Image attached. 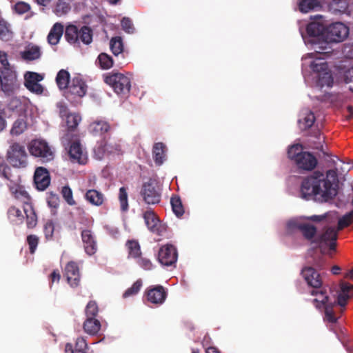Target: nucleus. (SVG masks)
Listing matches in <instances>:
<instances>
[{
    "mask_svg": "<svg viewBox=\"0 0 353 353\" xmlns=\"http://www.w3.org/2000/svg\"><path fill=\"white\" fill-rule=\"evenodd\" d=\"M337 169H331L323 172L315 171L305 177L301 183V197L307 200L314 198L321 202L332 199L337 194Z\"/></svg>",
    "mask_w": 353,
    "mask_h": 353,
    "instance_id": "1",
    "label": "nucleus"
},
{
    "mask_svg": "<svg viewBox=\"0 0 353 353\" xmlns=\"http://www.w3.org/2000/svg\"><path fill=\"white\" fill-rule=\"evenodd\" d=\"M10 191L14 197L23 205L26 214V225L29 229H33L37 224V215L32 205V199L29 194L20 185L11 187Z\"/></svg>",
    "mask_w": 353,
    "mask_h": 353,
    "instance_id": "2",
    "label": "nucleus"
},
{
    "mask_svg": "<svg viewBox=\"0 0 353 353\" xmlns=\"http://www.w3.org/2000/svg\"><path fill=\"white\" fill-rule=\"evenodd\" d=\"M327 214L323 215H313L311 216L305 217V220L294 219L291 220L288 223V227L291 230H297L302 234L303 238L310 241L311 244H314V240L317 236V228L312 223L308 221L314 222H321L324 220Z\"/></svg>",
    "mask_w": 353,
    "mask_h": 353,
    "instance_id": "3",
    "label": "nucleus"
},
{
    "mask_svg": "<svg viewBox=\"0 0 353 353\" xmlns=\"http://www.w3.org/2000/svg\"><path fill=\"white\" fill-rule=\"evenodd\" d=\"M28 150L32 156L39 158L43 163L53 161L55 157L54 149L45 140H32L28 145Z\"/></svg>",
    "mask_w": 353,
    "mask_h": 353,
    "instance_id": "4",
    "label": "nucleus"
},
{
    "mask_svg": "<svg viewBox=\"0 0 353 353\" xmlns=\"http://www.w3.org/2000/svg\"><path fill=\"white\" fill-rule=\"evenodd\" d=\"M28 153L25 146L19 143H13L7 152V160L9 163L17 168H24L28 165Z\"/></svg>",
    "mask_w": 353,
    "mask_h": 353,
    "instance_id": "5",
    "label": "nucleus"
},
{
    "mask_svg": "<svg viewBox=\"0 0 353 353\" xmlns=\"http://www.w3.org/2000/svg\"><path fill=\"white\" fill-rule=\"evenodd\" d=\"M104 81L110 85L117 94L126 95L130 92V80L129 77L122 73H110L105 77Z\"/></svg>",
    "mask_w": 353,
    "mask_h": 353,
    "instance_id": "6",
    "label": "nucleus"
},
{
    "mask_svg": "<svg viewBox=\"0 0 353 353\" xmlns=\"http://www.w3.org/2000/svg\"><path fill=\"white\" fill-rule=\"evenodd\" d=\"M65 140L63 139V141ZM68 141V147L66 148L69 159L72 163L84 165L88 161V154L85 150L80 143L79 139L75 137H70Z\"/></svg>",
    "mask_w": 353,
    "mask_h": 353,
    "instance_id": "7",
    "label": "nucleus"
},
{
    "mask_svg": "<svg viewBox=\"0 0 353 353\" xmlns=\"http://www.w3.org/2000/svg\"><path fill=\"white\" fill-rule=\"evenodd\" d=\"M87 88L85 81L81 76L77 75L71 79L64 95L69 101L74 103L85 95Z\"/></svg>",
    "mask_w": 353,
    "mask_h": 353,
    "instance_id": "8",
    "label": "nucleus"
},
{
    "mask_svg": "<svg viewBox=\"0 0 353 353\" xmlns=\"http://www.w3.org/2000/svg\"><path fill=\"white\" fill-rule=\"evenodd\" d=\"M0 85L6 94L14 93L20 86L16 72L12 69L0 68Z\"/></svg>",
    "mask_w": 353,
    "mask_h": 353,
    "instance_id": "9",
    "label": "nucleus"
},
{
    "mask_svg": "<svg viewBox=\"0 0 353 353\" xmlns=\"http://www.w3.org/2000/svg\"><path fill=\"white\" fill-rule=\"evenodd\" d=\"M338 238V231L335 228L327 227L324 231L317 235L316 239L314 240V245L321 249V252L328 247L330 250L334 251L336 247V240Z\"/></svg>",
    "mask_w": 353,
    "mask_h": 353,
    "instance_id": "10",
    "label": "nucleus"
},
{
    "mask_svg": "<svg viewBox=\"0 0 353 353\" xmlns=\"http://www.w3.org/2000/svg\"><path fill=\"white\" fill-rule=\"evenodd\" d=\"M140 194L145 203L158 204L161 201V194L155 180L150 179L142 185Z\"/></svg>",
    "mask_w": 353,
    "mask_h": 353,
    "instance_id": "11",
    "label": "nucleus"
},
{
    "mask_svg": "<svg viewBox=\"0 0 353 353\" xmlns=\"http://www.w3.org/2000/svg\"><path fill=\"white\" fill-rule=\"evenodd\" d=\"M349 34V28L341 22L330 24L325 28V39L330 43L343 41Z\"/></svg>",
    "mask_w": 353,
    "mask_h": 353,
    "instance_id": "12",
    "label": "nucleus"
},
{
    "mask_svg": "<svg viewBox=\"0 0 353 353\" xmlns=\"http://www.w3.org/2000/svg\"><path fill=\"white\" fill-rule=\"evenodd\" d=\"M145 295L149 302L155 305H161L167 298L168 292L161 285H152L146 289Z\"/></svg>",
    "mask_w": 353,
    "mask_h": 353,
    "instance_id": "13",
    "label": "nucleus"
},
{
    "mask_svg": "<svg viewBox=\"0 0 353 353\" xmlns=\"http://www.w3.org/2000/svg\"><path fill=\"white\" fill-rule=\"evenodd\" d=\"M43 77L35 72H26L24 74V85L31 92L41 94L43 92V86L39 83Z\"/></svg>",
    "mask_w": 353,
    "mask_h": 353,
    "instance_id": "14",
    "label": "nucleus"
},
{
    "mask_svg": "<svg viewBox=\"0 0 353 353\" xmlns=\"http://www.w3.org/2000/svg\"><path fill=\"white\" fill-rule=\"evenodd\" d=\"M158 260L161 264L165 266H171L177 261V252L172 245L162 246L158 254Z\"/></svg>",
    "mask_w": 353,
    "mask_h": 353,
    "instance_id": "15",
    "label": "nucleus"
},
{
    "mask_svg": "<svg viewBox=\"0 0 353 353\" xmlns=\"http://www.w3.org/2000/svg\"><path fill=\"white\" fill-rule=\"evenodd\" d=\"M145 223L149 230L158 235H162L165 228L161 224L156 214L152 210H147L143 214Z\"/></svg>",
    "mask_w": 353,
    "mask_h": 353,
    "instance_id": "16",
    "label": "nucleus"
},
{
    "mask_svg": "<svg viewBox=\"0 0 353 353\" xmlns=\"http://www.w3.org/2000/svg\"><path fill=\"white\" fill-rule=\"evenodd\" d=\"M81 236L85 252L91 256L97 250V242L94 232L90 229H83L81 232Z\"/></svg>",
    "mask_w": 353,
    "mask_h": 353,
    "instance_id": "17",
    "label": "nucleus"
},
{
    "mask_svg": "<svg viewBox=\"0 0 353 353\" xmlns=\"http://www.w3.org/2000/svg\"><path fill=\"white\" fill-rule=\"evenodd\" d=\"M310 294L315 296L312 302L317 309H321L333 302L330 301L327 290L322 285L321 288H314L310 290Z\"/></svg>",
    "mask_w": 353,
    "mask_h": 353,
    "instance_id": "18",
    "label": "nucleus"
},
{
    "mask_svg": "<svg viewBox=\"0 0 353 353\" xmlns=\"http://www.w3.org/2000/svg\"><path fill=\"white\" fill-rule=\"evenodd\" d=\"M64 274L68 284L72 288H77L79 285L81 276L77 263L74 261L68 262L64 270Z\"/></svg>",
    "mask_w": 353,
    "mask_h": 353,
    "instance_id": "19",
    "label": "nucleus"
},
{
    "mask_svg": "<svg viewBox=\"0 0 353 353\" xmlns=\"http://www.w3.org/2000/svg\"><path fill=\"white\" fill-rule=\"evenodd\" d=\"M301 274L309 286L312 288H321L323 285L321 276L312 267H305L301 270Z\"/></svg>",
    "mask_w": 353,
    "mask_h": 353,
    "instance_id": "20",
    "label": "nucleus"
},
{
    "mask_svg": "<svg viewBox=\"0 0 353 353\" xmlns=\"http://www.w3.org/2000/svg\"><path fill=\"white\" fill-rule=\"evenodd\" d=\"M294 163L299 169L311 171L316 167L318 161L312 153L304 152Z\"/></svg>",
    "mask_w": 353,
    "mask_h": 353,
    "instance_id": "21",
    "label": "nucleus"
},
{
    "mask_svg": "<svg viewBox=\"0 0 353 353\" xmlns=\"http://www.w3.org/2000/svg\"><path fill=\"white\" fill-rule=\"evenodd\" d=\"M34 181L38 190H46L50 183L48 170L43 167H38L34 172Z\"/></svg>",
    "mask_w": 353,
    "mask_h": 353,
    "instance_id": "22",
    "label": "nucleus"
},
{
    "mask_svg": "<svg viewBox=\"0 0 353 353\" xmlns=\"http://www.w3.org/2000/svg\"><path fill=\"white\" fill-rule=\"evenodd\" d=\"M84 198L90 204L98 207L103 205L107 200L103 193L95 189L88 190Z\"/></svg>",
    "mask_w": 353,
    "mask_h": 353,
    "instance_id": "23",
    "label": "nucleus"
},
{
    "mask_svg": "<svg viewBox=\"0 0 353 353\" xmlns=\"http://www.w3.org/2000/svg\"><path fill=\"white\" fill-rule=\"evenodd\" d=\"M111 129L110 123L103 120H96L89 125L90 132L95 136H102L108 133Z\"/></svg>",
    "mask_w": 353,
    "mask_h": 353,
    "instance_id": "24",
    "label": "nucleus"
},
{
    "mask_svg": "<svg viewBox=\"0 0 353 353\" xmlns=\"http://www.w3.org/2000/svg\"><path fill=\"white\" fill-rule=\"evenodd\" d=\"M64 32V27L60 23H55L51 28L47 40L49 44L55 46L59 43Z\"/></svg>",
    "mask_w": 353,
    "mask_h": 353,
    "instance_id": "25",
    "label": "nucleus"
},
{
    "mask_svg": "<svg viewBox=\"0 0 353 353\" xmlns=\"http://www.w3.org/2000/svg\"><path fill=\"white\" fill-rule=\"evenodd\" d=\"M119 150L120 146L119 145L112 146L107 141L104 140L94 149V155L97 159L101 160L104 157L105 154H110L114 151H119Z\"/></svg>",
    "mask_w": 353,
    "mask_h": 353,
    "instance_id": "26",
    "label": "nucleus"
},
{
    "mask_svg": "<svg viewBox=\"0 0 353 353\" xmlns=\"http://www.w3.org/2000/svg\"><path fill=\"white\" fill-rule=\"evenodd\" d=\"M65 119L68 132L65 134L63 139L69 140L70 137H74V136L70 135V132H73L77 128L81 118L79 114L71 113L70 114L67 115Z\"/></svg>",
    "mask_w": 353,
    "mask_h": 353,
    "instance_id": "27",
    "label": "nucleus"
},
{
    "mask_svg": "<svg viewBox=\"0 0 353 353\" xmlns=\"http://www.w3.org/2000/svg\"><path fill=\"white\" fill-rule=\"evenodd\" d=\"M152 154L155 163L158 165H161L165 157V145L161 143H154L152 149Z\"/></svg>",
    "mask_w": 353,
    "mask_h": 353,
    "instance_id": "28",
    "label": "nucleus"
},
{
    "mask_svg": "<svg viewBox=\"0 0 353 353\" xmlns=\"http://www.w3.org/2000/svg\"><path fill=\"white\" fill-rule=\"evenodd\" d=\"M79 30L74 25H68L65 30V38L66 41L73 45H79Z\"/></svg>",
    "mask_w": 353,
    "mask_h": 353,
    "instance_id": "29",
    "label": "nucleus"
},
{
    "mask_svg": "<svg viewBox=\"0 0 353 353\" xmlns=\"http://www.w3.org/2000/svg\"><path fill=\"white\" fill-rule=\"evenodd\" d=\"M101 327V323L97 319H86L83 325L84 331L90 335H96Z\"/></svg>",
    "mask_w": 353,
    "mask_h": 353,
    "instance_id": "30",
    "label": "nucleus"
},
{
    "mask_svg": "<svg viewBox=\"0 0 353 353\" xmlns=\"http://www.w3.org/2000/svg\"><path fill=\"white\" fill-rule=\"evenodd\" d=\"M7 216L10 221L15 225L22 224L24 220V216L21 211L14 205L8 208Z\"/></svg>",
    "mask_w": 353,
    "mask_h": 353,
    "instance_id": "31",
    "label": "nucleus"
},
{
    "mask_svg": "<svg viewBox=\"0 0 353 353\" xmlns=\"http://www.w3.org/2000/svg\"><path fill=\"white\" fill-rule=\"evenodd\" d=\"M71 10L68 0H57L54 3L52 11L58 17L68 14Z\"/></svg>",
    "mask_w": 353,
    "mask_h": 353,
    "instance_id": "32",
    "label": "nucleus"
},
{
    "mask_svg": "<svg viewBox=\"0 0 353 353\" xmlns=\"http://www.w3.org/2000/svg\"><path fill=\"white\" fill-rule=\"evenodd\" d=\"M316 79V84L318 86L323 88L324 86L332 87L333 84V78L329 70H325L316 74L314 77Z\"/></svg>",
    "mask_w": 353,
    "mask_h": 353,
    "instance_id": "33",
    "label": "nucleus"
},
{
    "mask_svg": "<svg viewBox=\"0 0 353 353\" xmlns=\"http://www.w3.org/2000/svg\"><path fill=\"white\" fill-rule=\"evenodd\" d=\"M41 53L39 46H32L28 47L23 52H21V58L26 61H34L41 57Z\"/></svg>",
    "mask_w": 353,
    "mask_h": 353,
    "instance_id": "34",
    "label": "nucleus"
},
{
    "mask_svg": "<svg viewBox=\"0 0 353 353\" xmlns=\"http://www.w3.org/2000/svg\"><path fill=\"white\" fill-rule=\"evenodd\" d=\"M321 7V0H301L299 3V10L303 13H307L313 10H317Z\"/></svg>",
    "mask_w": 353,
    "mask_h": 353,
    "instance_id": "35",
    "label": "nucleus"
},
{
    "mask_svg": "<svg viewBox=\"0 0 353 353\" xmlns=\"http://www.w3.org/2000/svg\"><path fill=\"white\" fill-rule=\"evenodd\" d=\"M70 74L67 70L61 69L58 72L56 77V83L60 90L66 89L70 83Z\"/></svg>",
    "mask_w": 353,
    "mask_h": 353,
    "instance_id": "36",
    "label": "nucleus"
},
{
    "mask_svg": "<svg viewBox=\"0 0 353 353\" xmlns=\"http://www.w3.org/2000/svg\"><path fill=\"white\" fill-rule=\"evenodd\" d=\"M170 204L174 214L178 218H181L183 215L185 210L180 196L176 194L172 195L170 199Z\"/></svg>",
    "mask_w": 353,
    "mask_h": 353,
    "instance_id": "37",
    "label": "nucleus"
},
{
    "mask_svg": "<svg viewBox=\"0 0 353 353\" xmlns=\"http://www.w3.org/2000/svg\"><path fill=\"white\" fill-rule=\"evenodd\" d=\"M325 28L322 24L316 22L310 23L306 28L307 33L310 37L323 35L325 38Z\"/></svg>",
    "mask_w": 353,
    "mask_h": 353,
    "instance_id": "38",
    "label": "nucleus"
},
{
    "mask_svg": "<svg viewBox=\"0 0 353 353\" xmlns=\"http://www.w3.org/2000/svg\"><path fill=\"white\" fill-rule=\"evenodd\" d=\"M126 246L128 250V256L136 259L141 255V247L139 242L136 240H128L126 242Z\"/></svg>",
    "mask_w": 353,
    "mask_h": 353,
    "instance_id": "39",
    "label": "nucleus"
},
{
    "mask_svg": "<svg viewBox=\"0 0 353 353\" xmlns=\"http://www.w3.org/2000/svg\"><path fill=\"white\" fill-rule=\"evenodd\" d=\"M110 48L114 56H118L123 51V43L121 37H114L110 39Z\"/></svg>",
    "mask_w": 353,
    "mask_h": 353,
    "instance_id": "40",
    "label": "nucleus"
},
{
    "mask_svg": "<svg viewBox=\"0 0 353 353\" xmlns=\"http://www.w3.org/2000/svg\"><path fill=\"white\" fill-rule=\"evenodd\" d=\"M97 63L101 69L108 70L113 66L114 61L111 56L102 52L98 56Z\"/></svg>",
    "mask_w": 353,
    "mask_h": 353,
    "instance_id": "41",
    "label": "nucleus"
},
{
    "mask_svg": "<svg viewBox=\"0 0 353 353\" xmlns=\"http://www.w3.org/2000/svg\"><path fill=\"white\" fill-rule=\"evenodd\" d=\"M92 30L86 26H83L79 32V42L81 41L85 45L90 44L92 41Z\"/></svg>",
    "mask_w": 353,
    "mask_h": 353,
    "instance_id": "42",
    "label": "nucleus"
},
{
    "mask_svg": "<svg viewBox=\"0 0 353 353\" xmlns=\"http://www.w3.org/2000/svg\"><path fill=\"white\" fill-rule=\"evenodd\" d=\"M310 67L315 75L328 70L327 63L322 58H316L312 61Z\"/></svg>",
    "mask_w": 353,
    "mask_h": 353,
    "instance_id": "43",
    "label": "nucleus"
},
{
    "mask_svg": "<svg viewBox=\"0 0 353 353\" xmlns=\"http://www.w3.org/2000/svg\"><path fill=\"white\" fill-rule=\"evenodd\" d=\"M353 223V210L346 213L338 220L336 230L341 231L345 228L348 227Z\"/></svg>",
    "mask_w": 353,
    "mask_h": 353,
    "instance_id": "44",
    "label": "nucleus"
},
{
    "mask_svg": "<svg viewBox=\"0 0 353 353\" xmlns=\"http://www.w3.org/2000/svg\"><path fill=\"white\" fill-rule=\"evenodd\" d=\"M12 38V32L10 30L8 23L0 20V39L4 41H10Z\"/></svg>",
    "mask_w": 353,
    "mask_h": 353,
    "instance_id": "45",
    "label": "nucleus"
},
{
    "mask_svg": "<svg viewBox=\"0 0 353 353\" xmlns=\"http://www.w3.org/2000/svg\"><path fill=\"white\" fill-rule=\"evenodd\" d=\"M303 152L304 151H303L301 144H294L289 147L288 150V157L290 159L295 162Z\"/></svg>",
    "mask_w": 353,
    "mask_h": 353,
    "instance_id": "46",
    "label": "nucleus"
},
{
    "mask_svg": "<svg viewBox=\"0 0 353 353\" xmlns=\"http://www.w3.org/2000/svg\"><path fill=\"white\" fill-rule=\"evenodd\" d=\"M27 128V123L23 119H17L10 130V134L12 135H19L22 134Z\"/></svg>",
    "mask_w": 353,
    "mask_h": 353,
    "instance_id": "47",
    "label": "nucleus"
},
{
    "mask_svg": "<svg viewBox=\"0 0 353 353\" xmlns=\"http://www.w3.org/2000/svg\"><path fill=\"white\" fill-rule=\"evenodd\" d=\"M99 312V307L95 301H90L85 306V314L86 319H96Z\"/></svg>",
    "mask_w": 353,
    "mask_h": 353,
    "instance_id": "48",
    "label": "nucleus"
},
{
    "mask_svg": "<svg viewBox=\"0 0 353 353\" xmlns=\"http://www.w3.org/2000/svg\"><path fill=\"white\" fill-rule=\"evenodd\" d=\"M119 200L120 202L121 210L123 212L127 211L128 209V199L126 188H120L119 193Z\"/></svg>",
    "mask_w": 353,
    "mask_h": 353,
    "instance_id": "49",
    "label": "nucleus"
},
{
    "mask_svg": "<svg viewBox=\"0 0 353 353\" xmlns=\"http://www.w3.org/2000/svg\"><path fill=\"white\" fill-rule=\"evenodd\" d=\"M61 193L62 194L63 198L68 205H76L77 203L73 198L72 190L68 185L63 186L61 189Z\"/></svg>",
    "mask_w": 353,
    "mask_h": 353,
    "instance_id": "50",
    "label": "nucleus"
},
{
    "mask_svg": "<svg viewBox=\"0 0 353 353\" xmlns=\"http://www.w3.org/2000/svg\"><path fill=\"white\" fill-rule=\"evenodd\" d=\"M142 286L141 279L137 280L133 285L128 288L123 294V298H128L131 296L137 294L141 290Z\"/></svg>",
    "mask_w": 353,
    "mask_h": 353,
    "instance_id": "51",
    "label": "nucleus"
},
{
    "mask_svg": "<svg viewBox=\"0 0 353 353\" xmlns=\"http://www.w3.org/2000/svg\"><path fill=\"white\" fill-rule=\"evenodd\" d=\"M336 305V303H329L328 305L323 307L325 309V314L327 320L332 323H335L337 321V318L335 316L333 308Z\"/></svg>",
    "mask_w": 353,
    "mask_h": 353,
    "instance_id": "52",
    "label": "nucleus"
},
{
    "mask_svg": "<svg viewBox=\"0 0 353 353\" xmlns=\"http://www.w3.org/2000/svg\"><path fill=\"white\" fill-rule=\"evenodd\" d=\"M26 242L29 246L30 252L34 254L39 242V238L35 234L27 236Z\"/></svg>",
    "mask_w": 353,
    "mask_h": 353,
    "instance_id": "53",
    "label": "nucleus"
},
{
    "mask_svg": "<svg viewBox=\"0 0 353 353\" xmlns=\"http://www.w3.org/2000/svg\"><path fill=\"white\" fill-rule=\"evenodd\" d=\"M30 6L24 1H18L14 6V10L18 14H23L28 12L30 10Z\"/></svg>",
    "mask_w": 353,
    "mask_h": 353,
    "instance_id": "54",
    "label": "nucleus"
},
{
    "mask_svg": "<svg viewBox=\"0 0 353 353\" xmlns=\"http://www.w3.org/2000/svg\"><path fill=\"white\" fill-rule=\"evenodd\" d=\"M54 231V225L51 220H48L44 225L43 232L46 240L52 239Z\"/></svg>",
    "mask_w": 353,
    "mask_h": 353,
    "instance_id": "55",
    "label": "nucleus"
},
{
    "mask_svg": "<svg viewBox=\"0 0 353 353\" xmlns=\"http://www.w3.org/2000/svg\"><path fill=\"white\" fill-rule=\"evenodd\" d=\"M137 264L145 270H150L152 269L153 265L150 259L143 257L141 255L136 259Z\"/></svg>",
    "mask_w": 353,
    "mask_h": 353,
    "instance_id": "56",
    "label": "nucleus"
},
{
    "mask_svg": "<svg viewBox=\"0 0 353 353\" xmlns=\"http://www.w3.org/2000/svg\"><path fill=\"white\" fill-rule=\"evenodd\" d=\"M88 349L86 340L83 337H78L76 340L74 352L82 351L85 352Z\"/></svg>",
    "mask_w": 353,
    "mask_h": 353,
    "instance_id": "57",
    "label": "nucleus"
},
{
    "mask_svg": "<svg viewBox=\"0 0 353 353\" xmlns=\"http://www.w3.org/2000/svg\"><path fill=\"white\" fill-rule=\"evenodd\" d=\"M0 175L7 180H11L12 170L6 163H0Z\"/></svg>",
    "mask_w": 353,
    "mask_h": 353,
    "instance_id": "58",
    "label": "nucleus"
},
{
    "mask_svg": "<svg viewBox=\"0 0 353 353\" xmlns=\"http://www.w3.org/2000/svg\"><path fill=\"white\" fill-rule=\"evenodd\" d=\"M121 23L122 29L125 32H126L128 33H133L134 32V28L133 26V23H132V21L129 18H128V17L123 18Z\"/></svg>",
    "mask_w": 353,
    "mask_h": 353,
    "instance_id": "59",
    "label": "nucleus"
},
{
    "mask_svg": "<svg viewBox=\"0 0 353 353\" xmlns=\"http://www.w3.org/2000/svg\"><path fill=\"white\" fill-rule=\"evenodd\" d=\"M305 130L312 126L315 121V117L312 112H309L303 119Z\"/></svg>",
    "mask_w": 353,
    "mask_h": 353,
    "instance_id": "60",
    "label": "nucleus"
},
{
    "mask_svg": "<svg viewBox=\"0 0 353 353\" xmlns=\"http://www.w3.org/2000/svg\"><path fill=\"white\" fill-rule=\"evenodd\" d=\"M352 296L349 295L348 294H344L342 292H339L336 301H334V302L336 303V305H339L341 307H345L347 303V301L350 297Z\"/></svg>",
    "mask_w": 353,
    "mask_h": 353,
    "instance_id": "61",
    "label": "nucleus"
},
{
    "mask_svg": "<svg viewBox=\"0 0 353 353\" xmlns=\"http://www.w3.org/2000/svg\"><path fill=\"white\" fill-rule=\"evenodd\" d=\"M340 292L348 294L353 296V285L342 281L340 283Z\"/></svg>",
    "mask_w": 353,
    "mask_h": 353,
    "instance_id": "62",
    "label": "nucleus"
},
{
    "mask_svg": "<svg viewBox=\"0 0 353 353\" xmlns=\"http://www.w3.org/2000/svg\"><path fill=\"white\" fill-rule=\"evenodd\" d=\"M48 204L50 207L57 208L59 204V199L55 195L52 194L48 199Z\"/></svg>",
    "mask_w": 353,
    "mask_h": 353,
    "instance_id": "63",
    "label": "nucleus"
},
{
    "mask_svg": "<svg viewBox=\"0 0 353 353\" xmlns=\"http://www.w3.org/2000/svg\"><path fill=\"white\" fill-rule=\"evenodd\" d=\"M345 80L346 83H353V66L345 71ZM350 89L353 90L352 88H350Z\"/></svg>",
    "mask_w": 353,
    "mask_h": 353,
    "instance_id": "64",
    "label": "nucleus"
}]
</instances>
